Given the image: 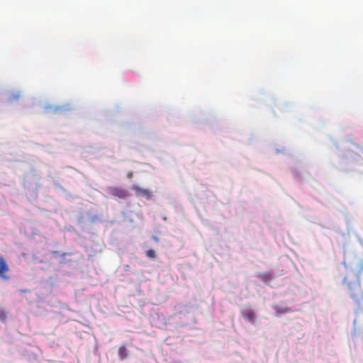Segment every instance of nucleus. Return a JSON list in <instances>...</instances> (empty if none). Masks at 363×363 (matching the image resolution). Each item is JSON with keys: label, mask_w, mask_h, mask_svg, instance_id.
I'll use <instances>...</instances> for the list:
<instances>
[{"label": "nucleus", "mask_w": 363, "mask_h": 363, "mask_svg": "<svg viewBox=\"0 0 363 363\" xmlns=\"http://www.w3.org/2000/svg\"><path fill=\"white\" fill-rule=\"evenodd\" d=\"M357 271L359 275L363 274V260H361L357 263Z\"/></svg>", "instance_id": "6e6552de"}, {"label": "nucleus", "mask_w": 363, "mask_h": 363, "mask_svg": "<svg viewBox=\"0 0 363 363\" xmlns=\"http://www.w3.org/2000/svg\"><path fill=\"white\" fill-rule=\"evenodd\" d=\"M107 193L113 197H117L121 199H125L128 196V194L126 190L116 186H110L107 188Z\"/></svg>", "instance_id": "f257e3e1"}, {"label": "nucleus", "mask_w": 363, "mask_h": 363, "mask_svg": "<svg viewBox=\"0 0 363 363\" xmlns=\"http://www.w3.org/2000/svg\"><path fill=\"white\" fill-rule=\"evenodd\" d=\"M131 177H132V174L131 173L128 174V177L131 178Z\"/></svg>", "instance_id": "9b49d317"}, {"label": "nucleus", "mask_w": 363, "mask_h": 363, "mask_svg": "<svg viewBox=\"0 0 363 363\" xmlns=\"http://www.w3.org/2000/svg\"><path fill=\"white\" fill-rule=\"evenodd\" d=\"M146 255L149 258L155 259L157 257L155 251L152 249H150L146 252Z\"/></svg>", "instance_id": "0eeeda50"}, {"label": "nucleus", "mask_w": 363, "mask_h": 363, "mask_svg": "<svg viewBox=\"0 0 363 363\" xmlns=\"http://www.w3.org/2000/svg\"><path fill=\"white\" fill-rule=\"evenodd\" d=\"M153 238H154V240H155V241H157V242L159 240V239H158L157 237H155V236H154V237H153Z\"/></svg>", "instance_id": "9d476101"}, {"label": "nucleus", "mask_w": 363, "mask_h": 363, "mask_svg": "<svg viewBox=\"0 0 363 363\" xmlns=\"http://www.w3.org/2000/svg\"><path fill=\"white\" fill-rule=\"evenodd\" d=\"M118 357L121 360H124L128 358L129 354L128 350L124 345H121L118 348Z\"/></svg>", "instance_id": "39448f33"}, {"label": "nucleus", "mask_w": 363, "mask_h": 363, "mask_svg": "<svg viewBox=\"0 0 363 363\" xmlns=\"http://www.w3.org/2000/svg\"><path fill=\"white\" fill-rule=\"evenodd\" d=\"M9 271L10 269L6 262L3 257H0V277L4 280H9L10 279Z\"/></svg>", "instance_id": "f03ea898"}, {"label": "nucleus", "mask_w": 363, "mask_h": 363, "mask_svg": "<svg viewBox=\"0 0 363 363\" xmlns=\"http://www.w3.org/2000/svg\"><path fill=\"white\" fill-rule=\"evenodd\" d=\"M6 319V313L4 308H0V320L2 321H5Z\"/></svg>", "instance_id": "1a4fd4ad"}, {"label": "nucleus", "mask_w": 363, "mask_h": 363, "mask_svg": "<svg viewBox=\"0 0 363 363\" xmlns=\"http://www.w3.org/2000/svg\"><path fill=\"white\" fill-rule=\"evenodd\" d=\"M274 308L277 314H285L291 312V310L286 306L281 307L279 306H275Z\"/></svg>", "instance_id": "423d86ee"}, {"label": "nucleus", "mask_w": 363, "mask_h": 363, "mask_svg": "<svg viewBox=\"0 0 363 363\" xmlns=\"http://www.w3.org/2000/svg\"><path fill=\"white\" fill-rule=\"evenodd\" d=\"M242 315L243 318H247L252 324H255L256 315L251 308H248L242 312Z\"/></svg>", "instance_id": "20e7f679"}, {"label": "nucleus", "mask_w": 363, "mask_h": 363, "mask_svg": "<svg viewBox=\"0 0 363 363\" xmlns=\"http://www.w3.org/2000/svg\"><path fill=\"white\" fill-rule=\"evenodd\" d=\"M131 189L135 192L137 196H142L147 199H150L152 196V192L150 190L143 189L139 186L134 185L131 187Z\"/></svg>", "instance_id": "7ed1b4c3"}]
</instances>
